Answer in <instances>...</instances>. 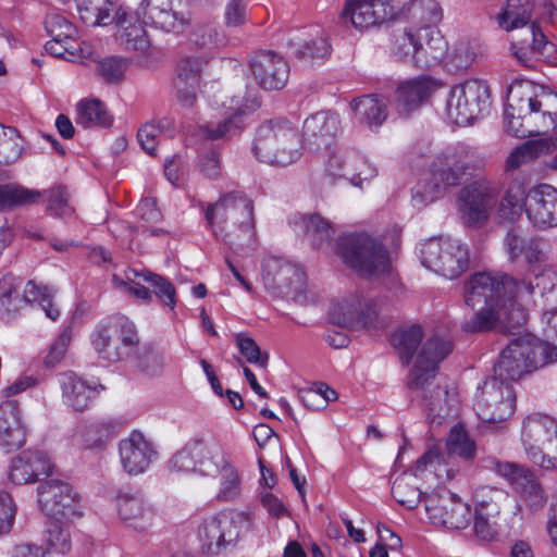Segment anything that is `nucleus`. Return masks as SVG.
<instances>
[{"label":"nucleus","mask_w":557,"mask_h":557,"mask_svg":"<svg viewBox=\"0 0 557 557\" xmlns=\"http://www.w3.org/2000/svg\"><path fill=\"white\" fill-rule=\"evenodd\" d=\"M302 141L297 126L285 119L270 120L257 131L252 152L260 161L286 166L301 157Z\"/></svg>","instance_id":"nucleus-5"},{"label":"nucleus","mask_w":557,"mask_h":557,"mask_svg":"<svg viewBox=\"0 0 557 557\" xmlns=\"http://www.w3.org/2000/svg\"><path fill=\"white\" fill-rule=\"evenodd\" d=\"M443 87V83L429 75L403 81L396 88V109L401 115H409L426 103Z\"/></svg>","instance_id":"nucleus-23"},{"label":"nucleus","mask_w":557,"mask_h":557,"mask_svg":"<svg viewBox=\"0 0 557 557\" xmlns=\"http://www.w3.org/2000/svg\"><path fill=\"white\" fill-rule=\"evenodd\" d=\"M292 53L298 59L323 60L331 53L326 37L317 35L308 40L292 41Z\"/></svg>","instance_id":"nucleus-52"},{"label":"nucleus","mask_w":557,"mask_h":557,"mask_svg":"<svg viewBox=\"0 0 557 557\" xmlns=\"http://www.w3.org/2000/svg\"><path fill=\"white\" fill-rule=\"evenodd\" d=\"M231 462L230 455L214 438L197 436L172 456L169 467L175 472L212 479Z\"/></svg>","instance_id":"nucleus-7"},{"label":"nucleus","mask_w":557,"mask_h":557,"mask_svg":"<svg viewBox=\"0 0 557 557\" xmlns=\"http://www.w3.org/2000/svg\"><path fill=\"white\" fill-rule=\"evenodd\" d=\"M341 132L339 115L331 111H320L304 122V140L312 150L329 148Z\"/></svg>","instance_id":"nucleus-29"},{"label":"nucleus","mask_w":557,"mask_h":557,"mask_svg":"<svg viewBox=\"0 0 557 557\" xmlns=\"http://www.w3.org/2000/svg\"><path fill=\"white\" fill-rule=\"evenodd\" d=\"M37 492L39 506L50 518L72 521L82 517L79 497L69 483L51 479L41 483Z\"/></svg>","instance_id":"nucleus-17"},{"label":"nucleus","mask_w":557,"mask_h":557,"mask_svg":"<svg viewBox=\"0 0 557 557\" xmlns=\"http://www.w3.org/2000/svg\"><path fill=\"white\" fill-rule=\"evenodd\" d=\"M206 64L207 60L202 57H188L178 63L174 87L182 106L191 108L195 104Z\"/></svg>","instance_id":"nucleus-30"},{"label":"nucleus","mask_w":557,"mask_h":557,"mask_svg":"<svg viewBox=\"0 0 557 557\" xmlns=\"http://www.w3.org/2000/svg\"><path fill=\"white\" fill-rule=\"evenodd\" d=\"M336 252L361 276H379L389 270L387 250L380 240L367 233L347 234L339 237Z\"/></svg>","instance_id":"nucleus-8"},{"label":"nucleus","mask_w":557,"mask_h":557,"mask_svg":"<svg viewBox=\"0 0 557 557\" xmlns=\"http://www.w3.org/2000/svg\"><path fill=\"white\" fill-rule=\"evenodd\" d=\"M117 37L125 49L138 52L139 55L146 58V62L149 59H156L159 53L156 48L151 47L147 33L138 20L127 26H122Z\"/></svg>","instance_id":"nucleus-40"},{"label":"nucleus","mask_w":557,"mask_h":557,"mask_svg":"<svg viewBox=\"0 0 557 557\" xmlns=\"http://www.w3.org/2000/svg\"><path fill=\"white\" fill-rule=\"evenodd\" d=\"M529 190L519 182L511 183L498 207V214L506 220H513L522 210L527 213Z\"/></svg>","instance_id":"nucleus-45"},{"label":"nucleus","mask_w":557,"mask_h":557,"mask_svg":"<svg viewBox=\"0 0 557 557\" xmlns=\"http://www.w3.org/2000/svg\"><path fill=\"white\" fill-rule=\"evenodd\" d=\"M45 49L49 54L69 61H77L90 55L89 45L81 44L75 39L58 40V38H52L45 45Z\"/></svg>","instance_id":"nucleus-53"},{"label":"nucleus","mask_w":557,"mask_h":557,"mask_svg":"<svg viewBox=\"0 0 557 557\" xmlns=\"http://www.w3.org/2000/svg\"><path fill=\"white\" fill-rule=\"evenodd\" d=\"M138 221L133 227L127 225L131 234L149 236H161L168 234L165 230L159 227L158 224L162 221V213L157 208L153 199H143L137 206Z\"/></svg>","instance_id":"nucleus-39"},{"label":"nucleus","mask_w":557,"mask_h":557,"mask_svg":"<svg viewBox=\"0 0 557 557\" xmlns=\"http://www.w3.org/2000/svg\"><path fill=\"white\" fill-rule=\"evenodd\" d=\"M22 152L20 136L15 128L8 127L0 137V164H10L16 161Z\"/></svg>","instance_id":"nucleus-63"},{"label":"nucleus","mask_w":557,"mask_h":557,"mask_svg":"<svg viewBox=\"0 0 557 557\" xmlns=\"http://www.w3.org/2000/svg\"><path fill=\"white\" fill-rule=\"evenodd\" d=\"M165 364L164 355L150 346H144L136 358L137 368L148 376L161 375Z\"/></svg>","instance_id":"nucleus-57"},{"label":"nucleus","mask_w":557,"mask_h":557,"mask_svg":"<svg viewBox=\"0 0 557 557\" xmlns=\"http://www.w3.org/2000/svg\"><path fill=\"white\" fill-rule=\"evenodd\" d=\"M418 66L428 67L446 51V41L437 27L417 29Z\"/></svg>","instance_id":"nucleus-37"},{"label":"nucleus","mask_w":557,"mask_h":557,"mask_svg":"<svg viewBox=\"0 0 557 557\" xmlns=\"http://www.w3.org/2000/svg\"><path fill=\"white\" fill-rule=\"evenodd\" d=\"M257 107L256 100L248 101L243 97L235 96L231 98L230 104L226 107L228 115L223 120L199 126V132L208 140L230 139L242 131V116Z\"/></svg>","instance_id":"nucleus-27"},{"label":"nucleus","mask_w":557,"mask_h":557,"mask_svg":"<svg viewBox=\"0 0 557 557\" xmlns=\"http://www.w3.org/2000/svg\"><path fill=\"white\" fill-rule=\"evenodd\" d=\"M212 479L219 480V487L215 494L218 502H235L240 497L242 474L233 461Z\"/></svg>","instance_id":"nucleus-49"},{"label":"nucleus","mask_w":557,"mask_h":557,"mask_svg":"<svg viewBox=\"0 0 557 557\" xmlns=\"http://www.w3.org/2000/svg\"><path fill=\"white\" fill-rule=\"evenodd\" d=\"M393 37L392 51L394 55L400 61L418 65L417 29L412 26L398 29Z\"/></svg>","instance_id":"nucleus-51"},{"label":"nucleus","mask_w":557,"mask_h":557,"mask_svg":"<svg viewBox=\"0 0 557 557\" xmlns=\"http://www.w3.org/2000/svg\"><path fill=\"white\" fill-rule=\"evenodd\" d=\"M424 507L433 524L448 529H463L472 517L470 506L453 493L426 495Z\"/></svg>","instance_id":"nucleus-19"},{"label":"nucleus","mask_w":557,"mask_h":557,"mask_svg":"<svg viewBox=\"0 0 557 557\" xmlns=\"http://www.w3.org/2000/svg\"><path fill=\"white\" fill-rule=\"evenodd\" d=\"M542 7L545 10L542 14H552L549 0H507L505 9L497 15L498 25L506 32L523 27L531 21L533 12Z\"/></svg>","instance_id":"nucleus-34"},{"label":"nucleus","mask_w":557,"mask_h":557,"mask_svg":"<svg viewBox=\"0 0 557 557\" xmlns=\"http://www.w3.org/2000/svg\"><path fill=\"white\" fill-rule=\"evenodd\" d=\"M251 73L264 89H282L289 77L287 61L274 51H258L250 57Z\"/></svg>","instance_id":"nucleus-25"},{"label":"nucleus","mask_w":557,"mask_h":557,"mask_svg":"<svg viewBox=\"0 0 557 557\" xmlns=\"http://www.w3.org/2000/svg\"><path fill=\"white\" fill-rule=\"evenodd\" d=\"M329 314L334 324L342 326H348L356 321L367 326L374 325L371 317L363 310L361 298L357 295H350L334 302Z\"/></svg>","instance_id":"nucleus-38"},{"label":"nucleus","mask_w":557,"mask_h":557,"mask_svg":"<svg viewBox=\"0 0 557 557\" xmlns=\"http://www.w3.org/2000/svg\"><path fill=\"white\" fill-rule=\"evenodd\" d=\"M479 55V46L474 41H458L449 55V61L458 71L469 69Z\"/></svg>","instance_id":"nucleus-59"},{"label":"nucleus","mask_w":557,"mask_h":557,"mask_svg":"<svg viewBox=\"0 0 557 557\" xmlns=\"http://www.w3.org/2000/svg\"><path fill=\"white\" fill-rule=\"evenodd\" d=\"M449 186L454 185L446 184L443 180H440L438 177L435 178L432 175L431 166L430 172L412 188V206L418 209L426 207L428 205L438 199Z\"/></svg>","instance_id":"nucleus-43"},{"label":"nucleus","mask_w":557,"mask_h":557,"mask_svg":"<svg viewBox=\"0 0 557 557\" xmlns=\"http://www.w3.org/2000/svg\"><path fill=\"white\" fill-rule=\"evenodd\" d=\"M557 361V346L531 337L512 339L495 367L497 377L515 381L524 373Z\"/></svg>","instance_id":"nucleus-6"},{"label":"nucleus","mask_w":557,"mask_h":557,"mask_svg":"<svg viewBox=\"0 0 557 557\" xmlns=\"http://www.w3.org/2000/svg\"><path fill=\"white\" fill-rule=\"evenodd\" d=\"M474 409L487 428H502L516 409V393L511 384L497 376L486 379L479 387Z\"/></svg>","instance_id":"nucleus-12"},{"label":"nucleus","mask_w":557,"mask_h":557,"mask_svg":"<svg viewBox=\"0 0 557 557\" xmlns=\"http://www.w3.org/2000/svg\"><path fill=\"white\" fill-rule=\"evenodd\" d=\"M533 294V283L517 281L502 273L479 272L465 284V302L475 314L462 324L466 332L478 333L492 330L507 304L515 306L513 299Z\"/></svg>","instance_id":"nucleus-1"},{"label":"nucleus","mask_w":557,"mask_h":557,"mask_svg":"<svg viewBox=\"0 0 557 557\" xmlns=\"http://www.w3.org/2000/svg\"><path fill=\"white\" fill-rule=\"evenodd\" d=\"M545 297L548 309L542 314L543 334L547 341L557 342V272L545 268L535 274V285Z\"/></svg>","instance_id":"nucleus-32"},{"label":"nucleus","mask_w":557,"mask_h":557,"mask_svg":"<svg viewBox=\"0 0 557 557\" xmlns=\"http://www.w3.org/2000/svg\"><path fill=\"white\" fill-rule=\"evenodd\" d=\"M26 428L20 405L15 399L0 404V447L10 453L25 444Z\"/></svg>","instance_id":"nucleus-31"},{"label":"nucleus","mask_w":557,"mask_h":557,"mask_svg":"<svg viewBox=\"0 0 557 557\" xmlns=\"http://www.w3.org/2000/svg\"><path fill=\"white\" fill-rule=\"evenodd\" d=\"M446 449L448 455H455L465 460H472L475 457V444L461 425H455L450 429L446 441Z\"/></svg>","instance_id":"nucleus-54"},{"label":"nucleus","mask_w":557,"mask_h":557,"mask_svg":"<svg viewBox=\"0 0 557 557\" xmlns=\"http://www.w3.org/2000/svg\"><path fill=\"white\" fill-rule=\"evenodd\" d=\"M53 465L49 456L38 449H27L11 461L9 479L14 484H30L51 474Z\"/></svg>","instance_id":"nucleus-28"},{"label":"nucleus","mask_w":557,"mask_h":557,"mask_svg":"<svg viewBox=\"0 0 557 557\" xmlns=\"http://www.w3.org/2000/svg\"><path fill=\"white\" fill-rule=\"evenodd\" d=\"M90 344L100 360L115 363L136 351L139 336L132 321L119 317L97 325L90 335Z\"/></svg>","instance_id":"nucleus-11"},{"label":"nucleus","mask_w":557,"mask_h":557,"mask_svg":"<svg viewBox=\"0 0 557 557\" xmlns=\"http://www.w3.org/2000/svg\"><path fill=\"white\" fill-rule=\"evenodd\" d=\"M59 383L63 401L75 411L86 409L97 393L96 387L72 371L61 373Z\"/></svg>","instance_id":"nucleus-35"},{"label":"nucleus","mask_w":557,"mask_h":557,"mask_svg":"<svg viewBox=\"0 0 557 557\" xmlns=\"http://www.w3.org/2000/svg\"><path fill=\"white\" fill-rule=\"evenodd\" d=\"M205 216L213 234L232 250L239 252L255 245L252 201L242 191L223 195L205 209Z\"/></svg>","instance_id":"nucleus-3"},{"label":"nucleus","mask_w":557,"mask_h":557,"mask_svg":"<svg viewBox=\"0 0 557 557\" xmlns=\"http://www.w3.org/2000/svg\"><path fill=\"white\" fill-rule=\"evenodd\" d=\"M236 346L247 362L265 368L269 361V354L262 352L252 337L244 334H237Z\"/></svg>","instance_id":"nucleus-62"},{"label":"nucleus","mask_w":557,"mask_h":557,"mask_svg":"<svg viewBox=\"0 0 557 557\" xmlns=\"http://www.w3.org/2000/svg\"><path fill=\"white\" fill-rule=\"evenodd\" d=\"M453 351L449 338L438 335L431 336L418 354L417 361L408 379L411 393L420 398L422 406L435 417L444 418L449 411L446 409L447 389L433 383L438 364Z\"/></svg>","instance_id":"nucleus-4"},{"label":"nucleus","mask_w":557,"mask_h":557,"mask_svg":"<svg viewBox=\"0 0 557 557\" xmlns=\"http://www.w3.org/2000/svg\"><path fill=\"white\" fill-rule=\"evenodd\" d=\"M22 300L25 302H39L46 315L52 321H55L60 315L59 309L51 301L52 294L47 286H39L29 281L24 288Z\"/></svg>","instance_id":"nucleus-56"},{"label":"nucleus","mask_w":557,"mask_h":557,"mask_svg":"<svg viewBox=\"0 0 557 557\" xmlns=\"http://www.w3.org/2000/svg\"><path fill=\"white\" fill-rule=\"evenodd\" d=\"M306 227V236L314 246H322L334 235V230L331 223L325 221L319 214H311L304 220Z\"/></svg>","instance_id":"nucleus-58"},{"label":"nucleus","mask_w":557,"mask_h":557,"mask_svg":"<svg viewBox=\"0 0 557 557\" xmlns=\"http://www.w3.org/2000/svg\"><path fill=\"white\" fill-rule=\"evenodd\" d=\"M407 14L416 29L436 27L443 18V10L436 0H410Z\"/></svg>","instance_id":"nucleus-41"},{"label":"nucleus","mask_w":557,"mask_h":557,"mask_svg":"<svg viewBox=\"0 0 557 557\" xmlns=\"http://www.w3.org/2000/svg\"><path fill=\"white\" fill-rule=\"evenodd\" d=\"M47 211L51 215L67 216L73 213V208L70 203V195L64 186H53L47 191Z\"/></svg>","instance_id":"nucleus-60"},{"label":"nucleus","mask_w":557,"mask_h":557,"mask_svg":"<svg viewBox=\"0 0 557 557\" xmlns=\"http://www.w3.org/2000/svg\"><path fill=\"white\" fill-rule=\"evenodd\" d=\"M127 67L128 60L121 57H109L98 62V71L108 83L122 81Z\"/></svg>","instance_id":"nucleus-64"},{"label":"nucleus","mask_w":557,"mask_h":557,"mask_svg":"<svg viewBox=\"0 0 557 557\" xmlns=\"http://www.w3.org/2000/svg\"><path fill=\"white\" fill-rule=\"evenodd\" d=\"M474 533L483 541H494L500 534H509L517 527L520 505L515 511L505 512L508 495L503 491L483 488L475 494Z\"/></svg>","instance_id":"nucleus-9"},{"label":"nucleus","mask_w":557,"mask_h":557,"mask_svg":"<svg viewBox=\"0 0 557 557\" xmlns=\"http://www.w3.org/2000/svg\"><path fill=\"white\" fill-rule=\"evenodd\" d=\"M152 443L139 431H132L119 443V456L122 469L131 476H137L150 468L157 459Z\"/></svg>","instance_id":"nucleus-21"},{"label":"nucleus","mask_w":557,"mask_h":557,"mask_svg":"<svg viewBox=\"0 0 557 557\" xmlns=\"http://www.w3.org/2000/svg\"><path fill=\"white\" fill-rule=\"evenodd\" d=\"M497 199V189L485 181H475L463 187L457 197V210L463 224L471 227L484 225Z\"/></svg>","instance_id":"nucleus-15"},{"label":"nucleus","mask_w":557,"mask_h":557,"mask_svg":"<svg viewBox=\"0 0 557 557\" xmlns=\"http://www.w3.org/2000/svg\"><path fill=\"white\" fill-rule=\"evenodd\" d=\"M148 17L158 27L166 32H180L185 25V20L172 10L160 7H150Z\"/></svg>","instance_id":"nucleus-61"},{"label":"nucleus","mask_w":557,"mask_h":557,"mask_svg":"<svg viewBox=\"0 0 557 557\" xmlns=\"http://www.w3.org/2000/svg\"><path fill=\"white\" fill-rule=\"evenodd\" d=\"M528 221L537 230L557 226V189L540 184L529 189Z\"/></svg>","instance_id":"nucleus-26"},{"label":"nucleus","mask_w":557,"mask_h":557,"mask_svg":"<svg viewBox=\"0 0 557 557\" xmlns=\"http://www.w3.org/2000/svg\"><path fill=\"white\" fill-rule=\"evenodd\" d=\"M75 121L77 125L86 128L108 126L112 123V116L101 101L82 100L76 106Z\"/></svg>","instance_id":"nucleus-46"},{"label":"nucleus","mask_w":557,"mask_h":557,"mask_svg":"<svg viewBox=\"0 0 557 557\" xmlns=\"http://www.w3.org/2000/svg\"><path fill=\"white\" fill-rule=\"evenodd\" d=\"M494 471L510 484L531 512L545 507L547 503L545 491L529 468L516 462L495 461Z\"/></svg>","instance_id":"nucleus-16"},{"label":"nucleus","mask_w":557,"mask_h":557,"mask_svg":"<svg viewBox=\"0 0 557 557\" xmlns=\"http://www.w3.org/2000/svg\"><path fill=\"white\" fill-rule=\"evenodd\" d=\"M521 443L529 459L546 470H557V420L548 414H528L521 426Z\"/></svg>","instance_id":"nucleus-10"},{"label":"nucleus","mask_w":557,"mask_h":557,"mask_svg":"<svg viewBox=\"0 0 557 557\" xmlns=\"http://www.w3.org/2000/svg\"><path fill=\"white\" fill-rule=\"evenodd\" d=\"M423 267L446 278H457L469 264L468 249L457 239L431 238L421 245Z\"/></svg>","instance_id":"nucleus-13"},{"label":"nucleus","mask_w":557,"mask_h":557,"mask_svg":"<svg viewBox=\"0 0 557 557\" xmlns=\"http://www.w3.org/2000/svg\"><path fill=\"white\" fill-rule=\"evenodd\" d=\"M61 519L50 518L45 532V542L48 550L65 555L72 548V537L70 521Z\"/></svg>","instance_id":"nucleus-48"},{"label":"nucleus","mask_w":557,"mask_h":557,"mask_svg":"<svg viewBox=\"0 0 557 557\" xmlns=\"http://www.w3.org/2000/svg\"><path fill=\"white\" fill-rule=\"evenodd\" d=\"M474 151L465 144L448 147L432 162V175L446 184L457 185L462 175L474 165Z\"/></svg>","instance_id":"nucleus-24"},{"label":"nucleus","mask_w":557,"mask_h":557,"mask_svg":"<svg viewBox=\"0 0 557 557\" xmlns=\"http://www.w3.org/2000/svg\"><path fill=\"white\" fill-rule=\"evenodd\" d=\"M41 191L28 189L16 183L0 185V210L37 202Z\"/></svg>","instance_id":"nucleus-50"},{"label":"nucleus","mask_w":557,"mask_h":557,"mask_svg":"<svg viewBox=\"0 0 557 557\" xmlns=\"http://www.w3.org/2000/svg\"><path fill=\"white\" fill-rule=\"evenodd\" d=\"M487 85L479 79H469L454 86L446 102L448 119L457 125H468L488 106Z\"/></svg>","instance_id":"nucleus-14"},{"label":"nucleus","mask_w":557,"mask_h":557,"mask_svg":"<svg viewBox=\"0 0 557 557\" xmlns=\"http://www.w3.org/2000/svg\"><path fill=\"white\" fill-rule=\"evenodd\" d=\"M423 338L420 325L413 324L397 330L391 338V343L404 364H408Z\"/></svg>","instance_id":"nucleus-42"},{"label":"nucleus","mask_w":557,"mask_h":557,"mask_svg":"<svg viewBox=\"0 0 557 557\" xmlns=\"http://www.w3.org/2000/svg\"><path fill=\"white\" fill-rule=\"evenodd\" d=\"M166 135L172 136L171 123L162 121L159 123H146L144 124L137 134L138 141L141 148L149 154L153 156L157 146L163 137Z\"/></svg>","instance_id":"nucleus-55"},{"label":"nucleus","mask_w":557,"mask_h":557,"mask_svg":"<svg viewBox=\"0 0 557 557\" xmlns=\"http://www.w3.org/2000/svg\"><path fill=\"white\" fill-rule=\"evenodd\" d=\"M199 537L208 553L216 554L236 537L234 520L225 512L211 516L200 527Z\"/></svg>","instance_id":"nucleus-33"},{"label":"nucleus","mask_w":557,"mask_h":557,"mask_svg":"<svg viewBox=\"0 0 557 557\" xmlns=\"http://www.w3.org/2000/svg\"><path fill=\"white\" fill-rule=\"evenodd\" d=\"M356 121L375 131L383 125L387 119V101L377 95H366L351 101Z\"/></svg>","instance_id":"nucleus-36"},{"label":"nucleus","mask_w":557,"mask_h":557,"mask_svg":"<svg viewBox=\"0 0 557 557\" xmlns=\"http://www.w3.org/2000/svg\"><path fill=\"white\" fill-rule=\"evenodd\" d=\"M504 114L506 132L515 137L544 134L557 122V94L531 81H515Z\"/></svg>","instance_id":"nucleus-2"},{"label":"nucleus","mask_w":557,"mask_h":557,"mask_svg":"<svg viewBox=\"0 0 557 557\" xmlns=\"http://www.w3.org/2000/svg\"><path fill=\"white\" fill-rule=\"evenodd\" d=\"M115 508L119 519L137 532H147L154 524V507L141 491L120 490L115 496Z\"/></svg>","instance_id":"nucleus-20"},{"label":"nucleus","mask_w":557,"mask_h":557,"mask_svg":"<svg viewBox=\"0 0 557 557\" xmlns=\"http://www.w3.org/2000/svg\"><path fill=\"white\" fill-rule=\"evenodd\" d=\"M262 281L267 288L301 301L306 288L304 272L295 264L276 257L265 258L262 262Z\"/></svg>","instance_id":"nucleus-18"},{"label":"nucleus","mask_w":557,"mask_h":557,"mask_svg":"<svg viewBox=\"0 0 557 557\" xmlns=\"http://www.w3.org/2000/svg\"><path fill=\"white\" fill-rule=\"evenodd\" d=\"M341 160L345 161L341 177L349 180L356 186H361L363 181L371 180L377 174V169L356 151H347V156H343Z\"/></svg>","instance_id":"nucleus-47"},{"label":"nucleus","mask_w":557,"mask_h":557,"mask_svg":"<svg viewBox=\"0 0 557 557\" xmlns=\"http://www.w3.org/2000/svg\"><path fill=\"white\" fill-rule=\"evenodd\" d=\"M395 15L389 0H346L341 13L342 20L349 22L356 29L379 26Z\"/></svg>","instance_id":"nucleus-22"},{"label":"nucleus","mask_w":557,"mask_h":557,"mask_svg":"<svg viewBox=\"0 0 557 557\" xmlns=\"http://www.w3.org/2000/svg\"><path fill=\"white\" fill-rule=\"evenodd\" d=\"M416 473H404L396 478L392 485L393 497L407 509H414L428 494H422L417 486Z\"/></svg>","instance_id":"nucleus-44"}]
</instances>
